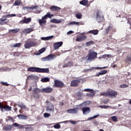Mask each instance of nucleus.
Wrapping results in <instances>:
<instances>
[{
	"instance_id": "nucleus-1",
	"label": "nucleus",
	"mask_w": 131,
	"mask_h": 131,
	"mask_svg": "<svg viewBox=\"0 0 131 131\" xmlns=\"http://www.w3.org/2000/svg\"><path fill=\"white\" fill-rule=\"evenodd\" d=\"M27 71L29 72H37L38 73H49L50 70L49 68H40L36 67H29L27 69Z\"/></svg>"
},
{
	"instance_id": "nucleus-2",
	"label": "nucleus",
	"mask_w": 131,
	"mask_h": 131,
	"mask_svg": "<svg viewBox=\"0 0 131 131\" xmlns=\"http://www.w3.org/2000/svg\"><path fill=\"white\" fill-rule=\"evenodd\" d=\"M101 96L109 97L110 98H116L117 97V92L112 89H108L106 92H102L100 94Z\"/></svg>"
},
{
	"instance_id": "nucleus-3",
	"label": "nucleus",
	"mask_w": 131,
	"mask_h": 131,
	"mask_svg": "<svg viewBox=\"0 0 131 131\" xmlns=\"http://www.w3.org/2000/svg\"><path fill=\"white\" fill-rule=\"evenodd\" d=\"M97 56H98V53L97 52L94 51V50H90L86 56L87 61H93V60H95L96 58H97Z\"/></svg>"
},
{
	"instance_id": "nucleus-4",
	"label": "nucleus",
	"mask_w": 131,
	"mask_h": 131,
	"mask_svg": "<svg viewBox=\"0 0 131 131\" xmlns=\"http://www.w3.org/2000/svg\"><path fill=\"white\" fill-rule=\"evenodd\" d=\"M37 45V43H36V42H34L30 40H28L25 42L24 47L25 49H30V48H32V47H35V46Z\"/></svg>"
},
{
	"instance_id": "nucleus-5",
	"label": "nucleus",
	"mask_w": 131,
	"mask_h": 131,
	"mask_svg": "<svg viewBox=\"0 0 131 131\" xmlns=\"http://www.w3.org/2000/svg\"><path fill=\"white\" fill-rule=\"evenodd\" d=\"M84 79L81 78H78L76 80H73L70 83V86H78V84L80 83V81L83 82Z\"/></svg>"
},
{
	"instance_id": "nucleus-6",
	"label": "nucleus",
	"mask_w": 131,
	"mask_h": 131,
	"mask_svg": "<svg viewBox=\"0 0 131 131\" xmlns=\"http://www.w3.org/2000/svg\"><path fill=\"white\" fill-rule=\"evenodd\" d=\"M88 37L85 35L83 34H80L76 36V41H83V40H86Z\"/></svg>"
},
{
	"instance_id": "nucleus-7",
	"label": "nucleus",
	"mask_w": 131,
	"mask_h": 131,
	"mask_svg": "<svg viewBox=\"0 0 131 131\" xmlns=\"http://www.w3.org/2000/svg\"><path fill=\"white\" fill-rule=\"evenodd\" d=\"M96 20L98 21V23H103L104 21H105V18H104V16H101L100 14V12L97 11L96 14Z\"/></svg>"
},
{
	"instance_id": "nucleus-8",
	"label": "nucleus",
	"mask_w": 131,
	"mask_h": 131,
	"mask_svg": "<svg viewBox=\"0 0 131 131\" xmlns=\"http://www.w3.org/2000/svg\"><path fill=\"white\" fill-rule=\"evenodd\" d=\"M53 86L55 88H64V83L60 80L54 79Z\"/></svg>"
},
{
	"instance_id": "nucleus-9",
	"label": "nucleus",
	"mask_w": 131,
	"mask_h": 131,
	"mask_svg": "<svg viewBox=\"0 0 131 131\" xmlns=\"http://www.w3.org/2000/svg\"><path fill=\"white\" fill-rule=\"evenodd\" d=\"M84 92H89L90 93H88L86 94V96L88 97L89 98H93L94 96H95V92H94V90L90 89H86L84 90Z\"/></svg>"
},
{
	"instance_id": "nucleus-10",
	"label": "nucleus",
	"mask_w": 131,
	"mask_h": 131,
	"mask_svg": "<svg viewBox=\"0 0 131 131\" xmlns=\"http://www.w3.org/2000/svg\"><path fill=\"white\" fill-rule=\"evenodd\" d=\"M67 112L71 114H77L78 113V108L76 107L75 108H70L67 110Z\"/></svg>"
},
{
	"instance_id": "nucleus-11",
	"label": "nucleus",
	"mask_w": 131,
	"mask_h": 131,
	"mask_svg": "<svg viewBox=\"0 0 131 131\" xmlns=\"http://www.w3.org/2000/svg\"><path fill=\"white\" fill-rule=\"evenodd\" d=\"M53 92V88L47 87V88H43L41 89V93H45L46 94H49Z\"/></svg>"
},
{
	"instance_id": "nucleus-12",
	"label": "nucleus",
	"mask_w": 131,
	"mask_h": 131,
	"mask_svg": "<svg viewBox=\"0 0 131 131\" xmlns=\"http://www.w3.org/2000/svg\"><path fill=\"white\" fill-rule=\"evenodd\" d=\"M31 17H28L20 20L19 23L20 24H28V23H30V22H31Z\"/></svg>"
},
{
	"instance_id": "nucleus-13",
	"label": "nucleus",
	"mask_w": 131,
	"mask_h": 131,
	"mask_svg": "<svg viewBox=\"0 0 131 131\" xmlns=\"http://www.w3.org/2000/svg\"><path fill=\"white\" fill-rule=\"evenodd\" d=\"M62 46H63L62 41L57 42L54 43L53 48L55 50H58Z\"/></svg>"
},
{
	"instance_id": "nucleus-14",
	"label": "nucleus",
	"mask_w": 131,
	"mask_h": 131,
	"mask_svg": "<svg viewBox=\"0 0 131 131\" xmlns=\"http://www.w3.org/2000/svg\"><path fill=\"white\" fill-rule=\"evenodd\" d=\"M106 68H107V67H102V68H101V67L93 68L92 69H85L83 71V72H84V73L90 72V71H92V69H96V70L106 69Z\"/></svg>"
},
{
	"instance_id": "nucleus-15",
	"label": "nucleus",
	"mask_w": 131,
	"mask_h": 131,
	"mask_svg": "<svg viewBox=\"0 0 131 131\" xmlns=\"http://www.w3.org/2000/svg\"><path fill=\"white\" fill-rule=\"evenodd\" d=\"M47 111H50L51 112H54L55 111V107L54 105L50 103L49 105L46 107Z\"/></svg>"
},
{
	"instance_id": "nucleus-16",
	"label": "nucleus",
	"mask_w": 131,
	"mask_h": 131,
	"mask_svg": "<svg viewBox=\"0 0 131 131\" xmlns=\"http://www.w3.org/2000/svg\"><path fill=\"white\" fill-rule=\"evenodd\" d=\"M105 32L106 33H110V32H115L114 31V29H113V26H109L106 29H105Z\"/></svg>"
},
{
	"instance_id": "nucleus-17",
	"label": "nucleus",
	"mask_w": 131,
	"mask_h": 131,
	"mask_svg": "<svg viewBox=\"0 0 131 131\" xmlns=\"http://www.w3.org/2000/svg\"><path fill=\"white\" fill-rule=\"evenodd\" d=\"M54 58H56V56H55L54 54H51L44 58V59H45L47 61H50V60H53Z\"/></svg>"
},
{
	"instance_id": "nucleus-18",
	"label": "nucleus",
	"mask_w": 131,
	"mask_h": 131,
	"mask_svg": "<svg viewBox=\"0 0 131 131\" xmlns=\"http://www.w3.org/2000/svg\"><path fill=\"white\" fill-rule=\"evenodd\" d=\"M82 111L83 114H88L91 112V108L90 107H85L82 108Z\"/></svg>"
},
{
	"instance_id": "nucleus-19",
	"label": "nucleus",
	"mask_w": 131,
	"mask_h": 131,
	"mask_svg": "<svg viewBox=\"0 0 131 131\" xmlns=\"http://www.w3.org/2000/svg\"><path fill=\"white\" fill-rule=\"evenodd\" d=\"M7 23H9V19L7 18L3 19L1 18L0 19V25H5Z\"/></svg>"
},
{
	"instance_id": "nucleus-20",
	"label": "nucleus",
	"mask_w": 131,
	"mask_h": 131,
	"mask_svg": "<svg viewBox=\"0 0 131 131\" xmlns=\"http://www.w3.org/2000/svg\"><path fill=\"white\" fill-rule=\"evenodd\" d=\"M38 21L40 26H42V25H46V24H47V20H46V19H43V17H42L41 19H39Z\"/></svg>"
},
{
	"instance_id": "nucleus-21",
	"label": "nucleus",
	"mask_w": 131,
	"mask_h": 131,
	"mask_svg": "<svg viewBox=\"0 0 131 131\" xmlns=\"http://www.w3.org/2000/svg\"><path fill=\"white\" fill-rule=\"evenodd\" d=\"M50 22H51V23L59 24V23H62V22H63V20L62 19H57L56 18H53L51 20Z\"/></svg>"
},
{
	"instance_id": "nucleus-22",
	"label": "nucleus",
	"mask_w": 131,
	"mask_h": 131,
	"mask_svg": "<svg viewBox=\"0 0 131 131\" xmlns=\"http://www.w3.org/2000/svg\"><path fill=\"white\" fill-rule=\"evenodd\" d=\"M50 10H51V11L57 12L58 11H60V10H61V8L56 6H52L50 7Z\"/></svg>"
},
{
	"instance_id": "nucleus-23",
	"label": "nucleus",
	"mask_w": 131,
	"mask_h": 131,
	"mask_svg": "<svg viewBox=\"0 0 131 131\" xmlns=\"http://www.w3.org/2000/svg\"><path fill=\"white\" fill-rule=\"evenodd\" d=\"M17 116L19 119H23V120H27L28 119V116L24 115H17Z\"/></svg>"
},
{
	"instance_id": "nucleus-24",
	"label": "nucleus",
	"mask_w": 131,
	"mask_h": 131,
	"mask_svg": "<svg viewBox=\"0 0 131 131\" xmlns=\"http://www.w3.org/2000/svg\"><path fill=\"white\" fill-rule=\"evenodd\" d=\"M32 31H34V29L32 28H29L24 30V33H27V34L30 33V32H32Z\"/></svg>"
},
{
	"instance_id": "nucleus-25",
	"label": "nucleus",
	"mask_w": 131,
	"mask_h": 131,
	"mask_svg": "<svg viewBox=\"0 0 131 131\" xmlns=\"http://www.w3.org/2000/svg\"><path fill=\"white\" fill-rule=\"evenodd\" d=\"M42 17H43V19H45L46 20V19H48V18H49L50 19H51L52 17H54V15L51 14L50 12H48L46 15H45L44 16H42Z\"/></svg>"
},
{
	"instance_id": "nucleus-26",
	"label": "nucleus",
	"mask_w": 131,
	"mask_h": 131,
	"mask_svg": "<svg viewBox=\"0 0 131 131\" xmlns=\"http://www.w3.org/2000/svg\"><path fill=\"white\" fill-rule=\"evenodd\" d=\"M73 66V62H69L67 63H64L62 67L63 68H66V67H72Z\"/></svg>"
},
{
	"instance_id": "nucleus-27",
	"label": "nucleus",
	"mask_w": 131,
	"mask_h": 131,
	"mask_svg": "<svg viewBox=\"0 0 131 131\" xmlns=\"http://www.w3.org/2000/svg\"><path fill=\"white\" fill-rule=\"evenodd\" d=\"M75 17L77 19H81L82 18V14L79 12H76L75 13Z\"/></svg>"
},
{
	"instance_id": "nucleus-28",
	"label": "nucleus",
	"mask_w": 131,
	"mask_h": 131,
	"mask_svg": "<svg viewBox=\"0 0 131 131\" xmlns=\"http://www.w3.org/2000/svg\"><path fill=\"white\" fill-rule=\"evenodd\" d=\"M88 33H91L92 34H94V35H97L99 34V31L98 30H93L88 31Z\"/></svg>"
},
{
	"instance_id": "nucleus-29",
	"label": "nucleus",
	"mask_w": 131,
	"mask_h": 131,
	"mask_svg": "<svg viewBox=\"0 0 131 131\" xmlns=\"http://www.w3.org/2000/svg\"><path fill=\"white\" fill-rule=\"evenodd\" d=\"M2 109H5L6 111H12V107L9 105H2Z\"/></svg>"
},
{
	"instance_id": "nucleus-30",
	"label": "nucleus",
	"mask_w": 131,
	"mask_h": 131,
	"mask_svg": "<svg viewBox=\"0 0 131 131\" xmlns=\"http://www.w3.org/2000/svg\"><path fill=\"white\" fill-rule=\"evenodd\" d=\"M13 128V126L11 125H8L7 126H5L3 127L4 130H11Z\"/></svg>"
},
{
	"instance_id": "nucleus-31",
	"label": "nucleus",
	"mask_w": 131,
	"mask_h": 131,
	"mask_svg": "<svg viewBox=\"0 0 131 131\" xmlns=\"http://www.w3.org/2000/svg\"><path fill=\"white\" fill-rule=\"evenodd\" d=\"M39 93H41V89H39L38 88H36L33 90V94H39Z\"/></svg>"
},
{
	"instance_id": "nucleus-32",
	"label": "nucleus",
	"mask_w": 131,
	"mask_h": 131,
	"mask_svg": "<svg viewBox=\"0 0 131 131\" xmlns=\"http://www.w3.org/2000/svg\"><path fill=\"white\" fill-rule=\"evenodd\" d=\"M54 38V36H50L48 37H42L41 39L42 40H50V39H52V38Z\"/></svg>"
},
{
	"instance_id": "nucleus-33",
	"label": "nucleus",
	"mask_w": 131,
	"mask_h": 131,
	"mask_svg": "<svg viewBox=\"0 0 131 131\" xmlns=\"http://www.w3.org/2000/svg\"><path fill=\"white\" fill-rule=\"evenodd\" d=\"M20 5H22V1L21 0H16L13 4V6H20Z\"/></svg>"
},
{
	"instance_id": "nucleus-34",
	"label": "nucleus",
	"mask_w": 131,
	"mask_h": 131,
	"mask_svg": "<svg viewBox=\"0 0 131 131\" xmlns=\"http://www.w3.org/2000/svg\"><path fill=\"white\" fill-rule=\"evenodd\" d=\"M89 4V1L88 0H82L80 2V4L82 5V6H86Z\"/></svg>"
},
{
	"instance_id": "nucleus-35",
	"label": "nucleus",
	"mask_w": 131,
	"mask_h": 131,
	"mask_svg": "<svg viewBox=\"0 0 131 131\" xmlns=\"http://www.w3.org/2000/svg\"><path fill=\"white\" fill-rule=\"evenodd\" d=\"M32 97H33L35 100H38V99H39L40 95L39 94H33Z\"/></svg>"
},
{
	"instance_id": "nucleus-36",
	"label": "nucleus",
	"mask_w": 131,
	"mask_h": 131,
	"mask_svg": "<svg viewBox=\"0 0 131 131\" xmlns=\"http://www.w3.org/2000/svg\"><path fill=\"white\" fill-rule=\"evenodd\" d=\"M41 82H49L50 81V78L45 77L41 79Z\"/></svg>"
},
{
	"instance_id": "nucleus-37",
	"label": "nucleus",
	"mask_w": 131,
	"mask_h": 131,
	"mask_svg": "<svg viewBox=\"0 0 131 131\" xmlns=\"http://www.w3.org/2000/svg\"><path fill=\"white\" fill-rule=\"evenodd\" d=\"M16 14H8L5 15L3 16V18H8V17H15Z\"/></svg>"
},
{
	"instance_id": "nucleus-38",
	"label": "nucleus",
	"mask_w": 131,
	"mask_h": 131,
	"mask_svg": "<svg viewBox=\"0 0 131 131\" xmlns=\"http://www.w3.org/2000/svg\"><path fill=\"white\" fill-rule=\"evenodd\" d=\"M110 54H104L102 55V58L103 59H105L106 60H108L109 58H110Z\"/></svg>"
},
{
	"instance_id": "nucleus-39",
	"label": "nucleus",
	"mask_w": 131,
	"mask_h": 131,
	"mask_svg": "<svg viewBox=\"0 0 131 131\" xmlns=\"http://www.w3.org/2000/svg\"><path fill=\"white\" fill-rule=\"evenodd\" d=\"M38 8V6L35 5V6H31L28 7V9L29 10H37V8Z\"/></svg>"
},
{
	"instance_id": "nucleus-40",
	"label": "nucleus",
	"mask_w": 131,
	"mask_h": 131,
	"mask_svg": "<svg viewBox=\"0 0 131 131\" xmlns=\"http://www.w3.org/2000/svg\"><path fill=\"white\" fill-rule=\"evenodd\" d=\"M17 105L18 106V107H19V108H21V109H25V110H26V105L23 104V103L20 104H17Z\"/></svg>"
},
{
	"instance_id": "nucleus-41",
	"label": "nucleus",
	"mask_w": 131,
	"mask_h": 131,
	"mask_svg": "<svg viewBox=\"0 0 131 131\" xmlns=\"http://www.w3.org/2000/svg\"><path fill=\"white\" fill-rule=\"evenodd\" d=\"M19 31H20V29H16L10 30L9 32H13V33H17V32H19Z\"/></svg>"
},
{
	"instance_id": "nucleus-42",
	"label": "nucleus",
	"mask_w": 131,
	"mask_h": 131,
	"mask_svg": "<svg viewBox=\"0 0 131 131\" xmlns=\"http://www.w3.org/2000/svg\"><path fill=\"white\" fill-rule=\"evenodd\" d=\"M45 51H46V48H41V49H40L38 51V54L40 55V54H42V53H43V52H45Z\"/></svg>"
},
{
	"instance_id": "nucleus-43",
	"label": "nucleus",
	"mask_w": 131,
	"mask_h": 131,
	"mask_svg": "<svg viewBox=\"0 0 131 131\" xmlns=\"http://www.w3.org/2000/svg\"><path fill=\"white\" fill-rule=\"evenodd\" d=\"M21 54V52H15L13 54L14 57H19Z\"/></svg>"
},
{
	"instance_id": "nucleus-44",
	"label": "nucleus",
	"mask_w": 131,
	"mask_h": 131,
	"mask_svg": "<svg viewBox=\"0 0 131 131\" xmlns=\"http://www.w3.org/2000/svg\"><path fill=\"white\" fill-rule=\"evenodd\" d=\"M120 89H126L127 88H128V85L124 84L120 85Z\"/></svg>"
},
{
	"instance_id": "nucleus-45",
	"label": "nucleus",
	"mask_w": 131,
	"mask_h": 131,
	"mask_svg": "<svg viewBox=\"0 0 131 131\" xmlns=\"http://www.w3.org/2000/svg\"><path fill=\"white\" fill-rule=\"evenodd\" d=\"M94 43H95L94 41H90L86 42V45L88 47L91 46V45H94Z\"/></svg>"
},
{
	"instance_id": "nucleus-46",
	"label": "nucleus",
	"mask_w": 131,
	"mask_h": 131,
	"mask_svg": "<svg viewBox=\"0 0 131 131\" xmlns=\"http://www.w3.org/2000/svg\"><path fill=\"white\" fill-rule=\"evenodd\" d=\"M21 46V43H17L12 45V48H19Z\"/></svg>"
},
{
	"instance_id": "nucleus-47",
	"label": "nucleus",
	"mask_w": 131,
	"mask_h": 131,
	"mask_svg": "<svg viewBox=\"0 0 131 131\" xmlns=\"http://www.w3.org/2000/svg\"><path fill=\"white\" fill-rule=\"evenodd\" d=\"M43 116L45 118H49V117H50V116H51V114H49L48 113H45L43 114Z\"/></svg>"
},
{
	"instance_id": "nucleus-48",
	"label": "nucleus",
	"mask_w": 131,
	"mask_h": 131,
	"mask_svg": "<svg viewBox=\"0 0 131 131\" xmlns=\"http://www.w3.org/2000/svg\"><path fill=\"white\" fill-rule=\"evenodd\" d=\"M53 127H54V128L59 129V128H60L61 127V125H60L59 124H56L53 126Z\"/></svg>"
},
{
	"instance_id": "nucleus-49",
	"label": "nucleus",
	"mask_w": 131,
	"mask_h": 131,
	"mask_svg": "<svg viewBox=\"0 0 131 131\" xmlns=\"http://www.w3.org/2000/svg\"><path fill=\"white\" fill-rule=\"evenodd\" d=\"M112 120L113 121L116 122V121H117V117H116V116H114L112 117Z\"/></svg>"
},
{
	"instance_id": "nucleus-50",
	"label": "nucleus",
	"mask_w": 131,
	"mask_h": 131,
	"mask_svg": "<svg viewBox=\"0 0 131 131\" xmlns=\"http://www.w3.org/2000/svg\"><path fill=\"white\" fill-rule=\"evenodd\" d=\"M7 118H8V120H11V121H12L13 122H14V118L9 116L8 117H7Z\"/></svg>"
},
{
	"instance_id": "nucleus-51",
	"label": "nucleus",
	"mask_w": 131,
	"mask_h": 131,
	"mask_svg": "<svg viewBox=\"0 0 131 131\" xmlns=\"http://www.w3.org/2000/svg\"><path fill=\"white\" fill-rule=\"evenodd\" d=\"M100 107L103 109H108V108H109V106L107 105H102L100 106Z\"/></svg>"
},
{
	"instance_id": "nucleus-52",
	"label": "nucleus",
	"mask_w": 131,
	"mask_h": 131,
	"mask_svg": "<svg viewBox=\"0 0 131 131\" xmlns=\"http://www.w3.org/2000/svg\"><path fill=\"white\" fill-rule=\"evenodd\" d=\"M101 73L102 75H104V74H106V73H107V70H103L101 71Z\"/></svg>"
},
{
	"instance_id": "nucleus-53",
	"label": "nucleus",
	"mask_w": 131,
	"mask_h": 131,
	"mask_svg": "<svg viewBox=\"0 0 131 131\" xmlns=\"http://www.w3.org/2000/svg\"><path fill=\"white\" fill-rule=\"evenodd\" d=\"M1 83L3 85H5L6 86H9V84L7 82H2Z\"/></svg>"
},
{
	"instance_id": "nucleus-54",
	"label": "nucleus",
	"mask_w": 131,
	"mask_h": 131,
	"mask_svg": "<svg viewBox=\"0 0 131 131\" xmlns=\"http://www.w3.org/2000/svg\"><path fill=\"white\" fill-rule=\"evenodd\" d=\"M75 25V21H72L71 23H69L68 25Z\"/></svg>"
},
{
	"instance_id": "nucleus-55",
	"label": "nucleus",
	"mask_w": 131,
	"mask_h": 131,
	"mask_svg": "<svg viewBox=\"0 0 131 131\" xmlns=\"http://www.w3.org/2000/svg\"><path fill=\"white\" fill-rule=\"evenodd\" d=\"M11 125H12V126H19V124L17 123H14Z\"/></svg>"
},
{
	"instance_id": "nucleus-56",
	"label": "nucleus",
	"mask_w": 131,
	"mask_h": 131,
	"mask_svg": "<svg viewBox=\"0 0 131 131\" xmlns=\"http://www.w3.org/2000/svg\"><path fill=\"white\" fill-rule=\"evenodd\" d=\"M50 100H51V101H55V97H51L50 98Z\"/></svg>"
},
{
	"instance_id": "nucleus-57",
	"label": "nucleus",
	"mask_w": 131,
	"mask_h": 131,
	"mask_svg": "<svg viewBox=\"0 0 131 131\" xmlns=\"http://www.w3.org/2000/svg\"><path fill=\"white\" fill-rule=\"evenodd\" d=\"M72 33H73V31H70L68 32L67 34H72Z\"/></svg>"
},
{
	"instance_id": "nucleus-58",
	"label": "nucleus",
	"mask_w": 131,
	"mask_h": 131,
	"mask_svg": "<svg viewBox=\"0 0 131 131\" xmlns=\"http://www.w3.org/2000/svg\"><path fill=\"white\" fill-rule=\"evenodd\" d=\"M100 75H102V73H101V72L97 73L96 76H100Z\"/></svg>"
},
{
	"instance_id": "nucleus-59",
	"label": "nucleus",
	"mask_w": 131,
	"mask_h": 131,
	"mask_svg": "<svg viewBox=\"0 0 131 131\" xmlns=\"http://www.w3.org/2000/svg\"><path fill=\"white\" fill-rule=\"evenodd\" d=\"M71 123H72V124H76V122L74 121H71Z\"/></svg>"
},
{
	"instance_id": "nucleus-60",
	"label": "nucleus",
	"mask_w": 131,
	"mask_h": 131,
	"mask_svg": "<svg viewBox=\"0 0 131 131\" xmlns=\"http://www.w3.org/2000/svg\"><path fill=\"white\" fill-rule=\"evenodd\" d=\"M14 110L15 112H17L18 111V108L14 107Z\"/></svg>"
},
{
	"instance_id": "nucleus-61",
	"label": "nucleus",
	"mask_w": 131,
	"mask_h": 131,
	"mask_svg": "<svg viewBox=\"0 0 131 131\" xmlns=\"http://www.w3.org/2000/svg\"><path fill=\"white\" fill-rule=\"evenodd\" d=\"M99 115H97L93 117V118H97V117H99Z\"/></svg>"
},
{
	"instance_id": "nucleus-62",
	"label": "nucleus",
	"mask_w": 131,
	"mask_h": 131,
	"mask_svg": "<svg viewBox=\"0 0 131 131\" xmlns=\"http://www.w3.org/2000/svg\"><path fill=\"white\" fill-rule=\"evenodd\" d=\"M2 107H3V104H2V102H1L0 101V109L2 110Z\"/></svg>"
},
{
	"instance_id": "nucleus-63",
	"label": "nucleus",
	"mask_w": 131,
	"mask_h": 131,
	"mask_svg": "<svg viewBox=\"0 0 131 131\" xmlns=\"http://www.w3.org/2000/svg\"><path fill=\"white\" fill-rule=\"evenodd\" d=\"M75 24H76V25H79V22L75 21Z\"/></svg>"
},
{
	"instance_id": "nucleus-64",
	"label": "nucleus",
	"mask_w": 131,
	"mask_h": 131,
	"mask_svg": "<svg viewBox=\"0 0 131 131\" xmlns=\"http://www.w3.org/2000/svg\"><path fill=\"white\" fill-rule=\"evenodd\" d=\"M93 123L94 124H97V121H96V120L93 121Z\"/></svg>"
}]
</instances>
